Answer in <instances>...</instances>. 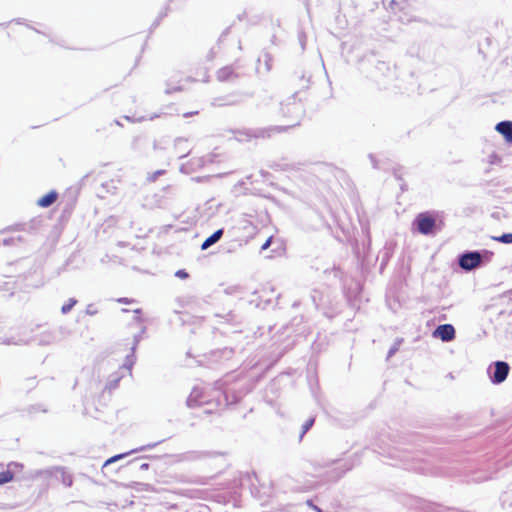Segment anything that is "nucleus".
I'll return each mask as SVG.
<instances>
[{"mask_svg":"<svg viewBox=\"0 0 512 512\" xmlns=\"http://www.w3.org/2000/svg\"><path fill=\"white\" fill-rule=\"evenodd\" d=\"M233 75H234V72H233L232 67H230V66L223 67V68H221V69L217 72V78H218L220 81H228V80H231V79L233 78Z\"/></svg>","mask_w":512,"mask_h":512,"instance_id":"nucleus-11","label":"nucleus"},{"mask_svg":"<svg viewBox=\"0 0 512 512\" xmlns=\"http://www.w3.org/2000/svg\"><path fill=\"white\" fill-rule=\"evenodd\" d=\"M481 262V255L478 252L464 253L459 259V265L464 270H472Z\"/></svg>","mask_w":512,"mask_h":512,"instance_id":"nucleus-1","label":"nucleus"},{"mask_svg":"<svg viewBox=\"0 0 512 512\" xmlns=\"http://www.w3.org/2000/svg\"><path fill=\"white\" fill-rule=\"evenodd\" d=\"M223 235V230L222 229H219L217 231H215L211 236H209L201 245V249L202 250H206L208 249L210 246H212L213 244H215L217 241L220 240V238L222 237Z\"/></svg>","mask_w":512,"mask_h":512,"instance_id":"nucleus-10","label":"nucleus"},{"mask_svg":"<svg viewBox=\"0 0 512 512\" xmlns=\"http://www.w3.org/2000/svg\"><path fill=\"white\" fill-rule=\"evenodd\" d=\"M271 238H268L265 243L261 246V250H266L271 245Z\"/></svg>","mask_w":512,"mask_h":512,"instance_id":"nucleus-17","label":"nucleus"},{"mask_svg":"<svg viewBox=\"0 0 512 512\" xmlns=\"http://www.w3.org/2000/svg\"><path fill=\"white\" fill-rule=\"evenodd\" d=\"M277 130H278V131H282V130H283V128H282V127H277Z\"/></svg>","mask_w":512,"mask_h":512,"instance_id":"nucleus-24","label":"nucleus"},{"mask_svg":"<svg viewBox=\"0 0 512 512\" xmlns=\"http://www.w3.org/2000/svg\"><path fill=\"white\" fill-rule=\"evenodd\" d=\"M138 486H141L140 484H137L133 489L138 490ZM129 489H132V486H129Z\"/></svg>","mask_w":512,"mask_h":512,"instance_id":"nucleus-21","label":"nucleus"},{"mask_svg":"<svg viewBox=\"0 0 512 512\" xmlns=\"http://www.w3.org/2000/svg\"><path fill=\"white\" fill-rule=\"evenodd\" d=\"M139 313L140 310H134L133 321H130V327L134 324L136 326V331L133 334L136 341H138L139 336L145 332V326L140 319Z\"/></svg>","mask_w":512,"mask_h":512,"instance_id":"nucleus-8","label":"nucleus"},{"mask_svg":"<svg viewBox=\"0 0 512 512\" xmlns=\"http://www.w3.org/2000/svg\"><path fill=\"white\" fill-rule=\"evenodd\" d=\"M204 403H208V400L205 396V393H204V390L202 388H199V387H195L188 399H187V404L189 407H196L198 405H202Z\"/></svg>","mask_w":512,"mask_h":512,"instance_id":"nucleus-5","label":"nucleus"},{"mask_svg":"<svg viewBox=\"0 0 512 512\" xmlns=\"http://www.w3.org/2000/svg\"><path fill=\"white\" fill-rule=\"evenodd\" d=\"M176 276L179 277V278H187L188 274L186 273L185 270H178L176 272Z\"/></svg>","mask_w":512,"mask_h":512,"instance_id":"nucleus-16","label":"nucleus"},{"mask_svg":"<svg viewBox=\"0 0 512 512\" xmlns=\"http://www.w3.org/2000/svg\"><path fill=\"white\" fill-rule=\"evenodd\" d=\"M416 224L418 231L424 235H427L432 232L435 226V220L426 214H419L416 218Z\"/></svg>","mask_w":512,"mask_h":512,"instance_id":"nucleus-3","label":"nucleus"},{"mask_svg":"<svg viewBox=\"0 0 512 512\" xmlns=\"http://www.w3.org/2000/svg\"><path fill=\"white\" fill-rule=\"evenodd\" d=\"M264 133H265V131H262V132H261V136H262V137H265V134H264Z\"/></svg>","mask_w":512,"mask_h":512,"instance_id":"nucleus-25","label":"nucleus"},{"mask_svg":"<svg viewBox=\"0 0 512 512\" xmlns=\"http://www.w3.org/2000/svg\"><path fill=\"white\" fill-rule=\"evenodd\" d=\"M22 468L21 464L11 462L7 465L6 469L0 472V485L10 483L14 480V472L12 468Z\"/></svg>","mask_w":512,"mask_h":512,"instance_id":"nucleus-6","label":"nucleus"},{"mask_svg":"<svg viewBox=\"0 0 512 512\" xmlns=\"http://www.w3.org/2000/svg\"><path fill=\"white\" fill-rule=\"evenodd\" d=\"M189 115H193V112L184 114V117H188Z\"/></svg>","mask_w":512,"mask_h":512,"instance_id":"nucleus-22","label":"nucleus"},{"mask_svg":"<svg viewBox=\"0 0 512 512\" xmlns=\"http://www.w3.org/2000/svg\"><path fill=\"white\" fill-rule=\"evenodd\" d=\"M314 418L308 419L302 426V434L301 437L313 426Z\"/></svg>","mask_w":512,"mask_h":512,"instance_id":"nucleus-15","label":"nucleus"},{"mask_svg":"<svg viewBox=\"0 0 512 512\" xmlns=\"http://www.w3.org/2000/svg\"><path fill=\"white\" fill-rule=\"evenodd\" d=\"M494 240L499 241L501 243L510 244L512 243V233H506L499 237H494Z\"/></svg>","mask_w":512,"mask_h":512,"instance_id":"nucleus-13","label":"nucleus"},{"mask_svg":"<svg viewBox=\"0 0 512 512\" xmlns=\"http://www.w3.org/2000/svg\"><path fill=\"white\" fill-rule=\"evenodd\" d=\"M294 106H295L296 109H300L298 104L294 103Z\"/></svg>","mask_w":512,"mask_h":512,"instance_id":"nucleus-23","label":"nucleus"},{"mask_svg":"<svg viewBox=\"0 0 512 512\" xmlns=\"http://www.w3.org/2000/svg\"><path fill=\"white\" fill-rule=\"evenodd\" d=\"M132 463H133L134 465H138L139 469H147V468H148V464H147V463H141V464H138V462H137V461H135V460H134V461H132Z\"/></svg>","mask_w":512,"mask_h":512,"instance_id":"nucleus-18","label":"nucleus"},{"mask_svg":"<svg viewBox=\"0 0 512 512\" xmlns=\"http://www.w3.org/2000/svg\"><path fill=\"white\" fill-rule=\"evenodd\" d=\"M433 336L449 342L455 338V329L451 324H442L435 329Z\"/></svg>","mask_w":512,"mask_h":512,"instance_id":"nucleus-4","label":"nucleus"},{"mask_svg":"<svg viewBox=\"0 0 512 512\" xmlns=\"http://www.w3.org/2000/svg\"><path fill=\"white\" fill-rule=\"evenodd\" d=\"M180 89H181L180 87H174L173 89H169V88H168V89H166V93H167V94H169V93H171L172 91H178V90H180Z\"/></svg>","mask_w":512,"mask_h":512,"instance_id":"nucleus-20","label":"nucleus"},{"mask_svg":"<svg viewBox=\"0 0 512 512\" xmlns=\"http://www.w3.org/2000/svg\"><path fill=\"white\" fill-rule=\"evenodd\" d=\"M494 372L491 376V381L494 384H500L504 382L509 373V365L504 361H497L494 363Z\"/></svg>","mask_w":512,"mask_h":512,"instance_id":"nucleus-2","label":"nucleus"},{"mask_svg":"<svg viewBox=\"0 0 512 512\" xmlns=\"http://www.w3.org/2000/svg\"><path fill=\"white\" fill-rule=\"evenodd\" d=\"M58 198V193L54 190L43 195L37 200V205L43 208L51 206Z\"/></svg>","mask_w":512,"mask_h":512,"instance_id":"nucleus-9","label":"nucleus"},{"mask_svg":"<svg viewBox=\"0 0 512 512\" xmlns=\"http://www.w3.org/2000/svg\"><path fill=\"white\" fill-rule=\"evenodd\" d=\"M495 129L497 132L504 136L507 142H512V121L499 122Z\"/></svg>","mask_w":512,"mask_h":512,"instance_id":"nucleus-7","label":"nucleus"},{"mask_svg":"<svg viewBox=\"0 0 512 512\" xmlns=\"http://www.w3.org/2000/svg\"><path fill=\"white\" fill-rule=\"evenodd\" d=\"M397 346H393L390 350H389V353H388V357H391L396 351H397Z\"/></svg>","mask_w":512,"mask_h":512,"instance_id":"nucleus-19","label":"nucleus"},{"mask_svg":"<svg viewBox=\"0 0 512 512\" xmlns=\"http://www.w3.org/2000/svg\"><path fill=\"white\" fill-rule=\"evenodd\" d=\"M125 456V454H120V455H117V456H114L108 460L105 461V463L103 464V467H102V470L105 472L106 469H108V467L113 463L115 462L116 460L120 459V458H123Z\"/></svg>","mask_w":512,"mask_h":512,"instance_id":"nucleus-14","label":"nucleus"},{"mask_svg":"<svg viewBox=\"0 0 512 512\" xmlns=\"http://www.w3.org/2000/svg\"><path fill=\"white\" fill-rule=\"evenodd\" d=\"M318 512H322L320 509H318L317 507H314Z\"/></svg>","mask_w":512,"mask_h":512,"instance_id":"nucleus-26","label":"nucleus"},{"mask_svg":"<svg viewBox=\"0 0 512 512\" xmlns=\"http://www.w3.org/2000/svg\"><path fill=\"white\" fill-rule=\"evenodd\" d=\"M77 303V301L73 298L69 299L67 303H65L62 308H61V312L63 314H67L68 312H70V310L73 308V306Z\"/></svg>","mask_w":512,"mask_h":512,"instance_id":"nucleus-12","label":"nucleus"}]
</instances>
